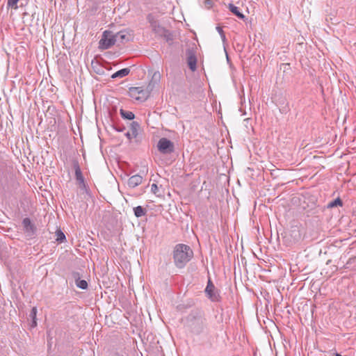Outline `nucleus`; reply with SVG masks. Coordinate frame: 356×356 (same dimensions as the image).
<instances>
[{
	"instance_id": "nucleus-8",
	"label": "nucleus",
	"mask_w": 356,
	"mask_h": 356,
	"mask_svg": "<svg viewBox=\"0 0 356 356\" xmlns=\"http://www.w3.org/2000/svg\"><path fill=\"white\" fill-rule=\"evenodd\" d=\"M19 184L13 175H10L6 177L3 189L10 195L15 194L19 188Z\"/></svg>"
},
{
	"instance_id": "nucleus-26",
	"label": "nucleus",
	"mask_w": 356,
	"mask_h": 356,
	"mask_svg": "<svg viewBox=\"0 0 356 356\" xmlns=\"http://www.w3.org/2000/svg\"><path fill=\"white\" fill-rule=\"evenodd\" d=\"M113 128L118 132H122L125 129V127L124 125L120 126L117 124H113Z\"/></svg>"
},
{
	"instance_id": "nucleus-5",
	"label": "nucleus",
	"mask_w": 356,
	"mask_h": 356,
	"mask_svg": "<svg viewBox=\"0 0 356 356\" xmlns=\"http://www.w3.org/2000/svg\"><path fill=\"white\" fill-rule=\"evenodd\" d=\"M196 49L195 44H192L186 50L187 65L192 72L195 71L197 69Z\"/></svg>"
},
{
	"instance_id": "nucleus-14",
	"label": "nucleus",
	"mask_w": 356,
	"mask_h": 356,
	"mask_svg": "<svg viewBox=\"0 0 356 356\" xmlns=\"http://www.w3.org/2000/svg\"><path fill=\"white\" fill-rule=\"evenodd\" d=\"M228 8L229 11L233 13L235 16H236L240 19L245 20L246 17L241 12H240L239 8L234 6L233 3H229Z\"/></svg>"
},
{
	"instance_id": "nucleus-32",
	"label": "nucleus",
	"mask_w": 356,
	"mask_h": 356,
	"mask_svg": "<svg viewBox=\"0 0 356 356\" xmlns=\"http://www.w3.org/2000/svg\"><path fill=\"white\" fill-rule=\"evenodd\" d=\"M211 0H207L206 1V4H208V5H211Z\"/></svg>"
},
{
	"instance_id": "nucleus-24",
	"label": "nucleus",
	"mask_w": 356,
	"mask_h": 356,
	"mask_svg": "<svg viewBox=\"0 0 356 356\" xmlns=\"http://www.w3.org/2000/svg\"><path fill=\"white\" fill-rule=\"evenodd\" d=\"M216 31L219 33L220 37H221V39L222 40V42H225L226 40V37H225V32L223 31L222 27L218 26H216Z\"/></svg>"
},
{
	"instance_id": "nucleus-11",
	"label": "nucleus",
	"mask_w": 356,
	"mask_h": 356,
	"mask_svg": "<svg viewBox=\"0 0 356 356\" xmlns=\"http://www.w3.org/2000/svg\"><path fill=\"white\" fill-rule=\"evenodd\" d=\"M154 31L161 37L163 38L168 43H171L174 40V36L172 32L159 24L154 26Z\"/></svg>"
},
{
	"instance_id": "nucleus-23",
	"label": "nucleus",
	"mask_w": 356,
	"mask_h": 356,
	"mask_svg": "<svg viewBox=\"0 0 356 356\" xmlns=\"http://www.w3.org/2000/svg\"><path fill=\"white\" fill-rule=\"evenodd\" d=\"M19 0H8V2H7V8H11L13 9H17L18 6H17V2L19 1Z\"/></svg>"
},
{
	"instance_id": "nucleus-34",
	"label": "nucleus",
	"mask_w": 356,
	"mask_h": 356,
	"mask_svg": "<svg viewBox=\"0 0 356 356\" xmlns=\"http://www.w3.org/2000/svg\"><path fill=\"white\" fill-rule=\"evenodd\" d=\"M97 73H98V74H101V70H98V71H97Z\"/></svg>"
},
{
	"instance_id": "nucleus-2",
	"label": "nucleus",
	"mask_w": 356,
	"mask_h": 356,
	"mask_svg": "<svg viewBox=\"0 0 356 356\" xmlns=\"http://www.w3.org/2000/svg\"><path fill=\"white\" fill-rule=\"evenodd\" d=\"M193 257V251L189 245L179 243L177 244L172 252V257L175 265L178 268L186 266Z\"/></svg>"
},
{
	"instance_id": "nucleus-21",
	"label": "nucleus",
	"mask_w": 356,
	"mask_h": 356,
	"mask_svg": "<svg viewBox=\"0 0 356 356\" xmlns=\"http://www.w3.org/2000/svg\"><path fill=\"white\" fill-rule=\"evenodd\" d=\"M56 241L59 243L64 242L66 239L65 234L60 229L56 230Z\"/></svg>"
},
{
	"instance_id": "nucleus-22",
	"label": "nucleus",
	"mask_w": 356,
	"mask_h": 356,
	"mask_svg": "<svg viewBox=\"0 0 356 356\" xmlns=\"http://www.w3.org/2000/svg\"><path fill=\"white\" fill-rule=\"evenodd\" d=\"M76 286L81 289H87L88 287V282L85 280H78L76 283H75Z\"/></svg>"
},
{
	"instance_id": "nucleus-25",
	"label": "nucleus",
	"mask_w": 356,
	"mask_h": 356,
	"mask_svg": "<svg viewBox=\"0 0 356 356\" xmlns=\"http://www.w3.org/2000/svg\"><path fill=\"white\" fill-rule=\"evenodd\" d=\"M72 277L74 280L75 283H76L78 280H81V275L76 271H73L72 273Z\"/></svg>"
},
{
	"instance_id": "nucleus-18",
	"label": "nucleus",
	"mask_w": 356,
	"mask_h": 356,
	"mask_svg": "<svg viewBox=\"0 0 356 356\" xmlns=\"http://www.w3.org/2000/svg\"><path fill=\"white\" fill-rule=\"evenodd\" d=\"M134 213L136 218H140L146 215L147 209L142 206H137L134 208Z\"/></svg>"
},
{
	"instance_id": "nucleus-17",
	"label": "nucleus",
	"mask_w": 356,
	"mask_h": 356,
	"mask_svg": "<svg viewBox=\"0 0 356 356\" xmlns=\"http://www.w3.org/2000/svg\"><path fill=\"white\" fill-rule=\"evenodd\" d=\"M120 114L124 120H133L135 118V115L133 112L122 108L120 110Z\"/></svg>"
},
{
	"instance_id": "nucleus-9",
	"label": "nucleus",
	"mask_w": 356,
	"mask_h": 356,
	"mask_svg": "<svg viewBox=\"0 0 356 356\" xmlns=\"http://www.w3.org/2000/svg\"><path fill=\"white\" fill-rule=\"evenodd\" d=\"M207 296L210 299L212 302H218L220 300V296L218 290L216 288L214 284L210 278L208 280L207 285L204 290Z\"/></svg>"
},
{
	"instance_id": "nucleus-3",
	"label": "nucleus",
	"mask_w": 356,
	"mask_h": 356,
	"mask_svg": "<svg viewBox=\"0 0 356 356\" xmlns=\"http://www.w3.org/2000/svg\"><path fill=\"white\" fill-rule=\"evenodd\" d=\"M159 80V72H155L146 88H143V87H131L129 90V96L138 101L145 102L149 97L154 85L156 84Z\"/></svg>"
},
{
	"instance_id": "nucleus-19",
	"label": "nucleus",
	"mask_w": 356,
	"mask_h": 356,
	"mask_svg": "<svg viewBox=\"0 0 356 356\" xmlns=\"http://www.w3.org/2000/svg\"><path fill=\"white\" fill-rule=\"evenodd\" d=\"M139 128H140V124L138 122H137L136 121H133L130 124L131 133V136H133V137L136 138L138 136V130Z\"/></svg>"
},
{
	"instance_id": "nucleus-30",
	"label": "nucleus",
	"mask_w": 356,
	"mask_h": 356,
	"mask_svg": "<svg viewBox=\"0 0 356 356\" xmlns=\"http://www.w3.org/2000/svg\"><path fill=\"white\" fill-rule=\"evenodd\" d=\"M125 136L129 140H131L132 138H134L133 136H131V133L129 131L127 132Z\"/></svg>"
},
{
	"instance_id": "nucleus-28",
	"label": "nucleus",
	"mask_w": 356,
	"mask_h": 356,
	"mask_svg": "<svg viewBox=\"0 0 356 356\" xmlns=\"http://www.w3.org/2000/svg\"><path fill=\"white\" fill-rule=\"evenodd\" d=\"M191 307V304H181L178 305L177 308L179 311H183Z\"/></svg>"
},
{
	"instance_id": "nucleus-29",
	"label": "nucleus",
	"mask_w": 356,
	"mask_h": 356,
	"mask_svg": "<svg viewBox=\"0 0 356 356\" xmlns=\"http://www.w3.org/2000/svg\"><path fill=\"white\" fill-rule=\"evenodd\" d=\"M151 191L154 193V194H156L159 191V188H158V186L156 184H152L151 186Z\"/></svg>"
},
{
	"instance_id": "nucleus-16",
	"label": "nucleus",
	"mask_w": 356,
	"mask_h": 356,
	"mask_svg": "<svg viewBox=\"0 0 356 356\" xmlns=\"http://www.w3.org/2000/svg\"><path fill=\"white\" fill-rule=\"evenodd\" d=\"M130 73V69L129 68H123L121 69L116 72L113 73L111 75L112 79H116V78H122L126 76H127Z\"/></svg>"
},
{
	"instance_id": "nucleus-4",
	"label": "nucleus",
	"mask_w": 356,
	"mask_h": 356,
	"mask_svg": "<svg viewBox=\"0 0 356 356\" xmlns=\"http://www.w3.org/2000/svg\"><path fill=\"white\" fill-rule=\"evenodd\" d=\"M116 43L115 33L110 30L103 32L101 40L99 42V47L102 49H108Z\"/></svg>"
},
{
	"instance_id": "nucleus-15",
	"label": "nucleus",
	"mask_w": 356,
	"mask_h": 356,
	"mask_svg": "<svg viewBox=\"0 0 356 356\" xmlns=\"http://www.w3.org/2000/svg\"><path fill=\"white\" fill-rule=\"evenodd\" d=\"M37 308L33 307L30 312L29 315V320H31V323L30 324L31 327H35L37 326Z\"/></svg>"
},
{
	"instance_id": "nucleus-12",
	"label": "nucleus",
	"mask_w": 356,
	"mask_h": 356,
	"mask_svg": "<svg viewBox=\"0 0 356 356\" xmlns=\"http://www.w3.org/2000/svg\"><path fill=\"white\" fill-rule=\"evenodd\" d=\"M116 43L124 44L131 41L133 38L131 31L128 29H123L115 33Z\"/></svg>"
},
{
	"instance_id": "nucleus-13",
	"label": "nucleus",
	"mask_w": 356,
	"mask_h": 356,
	"mask_svg": "<svg viewBox=\"0 0 356 356\" xmlns=\"http://www.w3.org/2000/svg\"><path fill=\"white\" fill-rule=\"evenodd\" d=\"M143 177L140 175H135L131 176L128 179V186L131 188H135L142 183Z\"/></svg>"
},
{
	"instance_id": "nucleus-20",
	"label": "nucleus",
	"mask_w": 356,
	"mask_h": 356,
	"mask_svg": "<svg viewBox=\"0 0 356 356\" xmlns=\"http://www.w3.org/2000/svg\"><path fill=\"white\" fill-rule=\"evenodd\" d=\"M343 205V201L340 197H337L335 200L331 201L327 204V207L329 209L334 208L335 207L340 206L341 207Z\"/></svg>"
},
{
	"instance_id": "nucleus-33",
	"label": "nucleus",
	"mask_w": 356,
	"mask_h": 356,
	"mask_svg": "<svg viewBox=\"0 0 356 356\" xmlns=\"http://www.w3.org/2000/svg\"><path fill=\"white\" fill-rule=\"evenodd\" d=\"M334 356H342V355L338 353H334Z\"/></svg>"
},
{
	"instance_id": "nucleus-1",
	"label": "nucleus",
	"mask_w": 356,
	"mask_h": 356,
	"mask_svg": "<svg viewBox=\"0 0 356 356\" xmlns=\"http://www.w3.org/2000/svg\"><path fill=\"white\" fill-rule=\"evenodd\" d=\"M184 326L193 334H209V329L204 312L199 308H195L184 318Z\"/></svg>"
},
{
	"instance_id": "nucleus-6",
	"label": "nucleus",
	"mask_w": 356,
	"mask_h": 356,
	"mask_svg": "<svg viewBox=\"0 0 356 356\" xmlns=\"http://www.w3.org/2000/svg\"><path fill=\"white\" fill-rule=\"evenodd\" d=\"M157 149L161 154H170L175 151V144L167 138H161L157 143Z\"/></svg>"
},
{
	"instance_id": "nucleus-31",
	"label": "nucleus",
	"mask_w": 356,
	"mask_h": 356,
	"mask_svg": "<svg viewBox=\"0 0 356 356\" xmlns=\"http://www.w3.org/2000/svg\"><path fill=\"white\" fill-rule=\"evenodd\" d=\"M114 356H129V355L125 353H115Z\"/></svg>"
},
{
	"instance_id": "nucleus-7",
	"label": "nucleus",
	"mask_w": 356,
	"mask_h": 356,
	"mask_svg": "<svg viewBox=\"0 0 356 356\" xmlns=\"http://www.w3.org/2000/svg\"><path fill=\"white\" fill-rule=\"evenodd\" d=\"M72 165L75 172V178L78 182L79 188L82 190L88 191V186L85 181L84 177L83 176L81 168L77 159H72Z\"/></svg>"
},
{
	"instance_id": "nucleus-10",
	"label": "nucleus",
	"mask_w": 356,
	"mask_h": 356,
	"mask_svg": "<svg viewBox=\"0 0 356 356\" xmlns=\"http://www.w3.org/2000/svg\"><path fill=\"white\" fill-rule=\"evenodd\" d=\"M22 223L26 236L33 238L36 235L37 227L29 218H24Z\"/></svg>"
},
{
	"instance_id": "nucleus-27",
	"label": "nucleus",
	"mask_w": 356,
	"mask_h": 356,
	"mask_svg": "<svg viewBox=\"0 0 356 356\" xmlns=\"http://www.w3.org/2000/svg\"><path fill=\"white\" fill-rule=\"evenodd\" d=\"M147 19H148V21L149 22V23L151 24V26H152V28L154 29V26L155 24H159L155 20H154L152 19V15L151 14H149L147 15Z\"/></svg>"
}]
</instances>
